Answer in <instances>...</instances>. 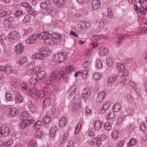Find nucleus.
<instances>
[{"instance_id": "a18cd8bd", "label": "nucleus", "mask_w": 147, "mask_h": 147, "mask_svg": "<svg viewBox=\"0 0 147 147\" xmlns=\"http://www.w3.org/2000/svg\"><path fill=\"white\" fill-rule=\"evenodd\" d=\"M93 77L95 80H98L100 79L101 76L99 73H96L93 75Z\"/></svg>"}, {"instance_id": "e2e57ef3", "label": "nucleus", "mask_w": 147, "mask_h": 147, "mask_svg": "<svg viewBox=\"0 0 147 147\" xmlns=\"http://www.w3.org/2000/svg\"><path fill=\"white\" fill-rule=\"evenodd\" d=\"M23 13V11L21 10L17 11L14 14V16L16 17L20 15Z\"/></svg>"}, {"instance_id": "338daca9", "label": "nucleus", "mask_w": 147, "mask_h": 147, "mask_svg": "<svg viewBox=\"0 0 147 147\" xmlns=\"http://www.w3.org/2000/svg\"><path fill=\"white\" fill-rule=\"evenodd\" d=\"M22 5L24 7H27L28 8H31L32 7L28 4L27 3L22 2L21 3Z\"/></svg>"}, {"instance_id": "5701e85b", "label": "nucleus", "mask_w": 147, "mask_h": 147, "mask_svg": "<svg viewBox=\"0 0 147 147\" xmlns=\"http://www.w3.org/2000/svg\"><path fill=\"white\" fill-rule=\"evenodd\" d=\"M38 80L36 76H34L29 80V82L31 85H34L36 83Z\"/></svg>"}, {"instance_id": "393cba45", "label": "nucleus", "mask_w": 147, "mask_h": 147, "mask_svg": "<svg viewBox=\"0 0 147 147\" xmlns=\"http://www.w3.org/2000/svg\"><path fill=\"white\" fill-rule=\"evenodd\" d=\"M23 98L20 95L17 94L15 97V102L17 103H20L22 102Z\"/></svg>"}, {"instance_id": "4c0bfd02", "label": "nucleus", "mask_w": 147, "mask_h": 147, "mask_svg": "<svg viewBox=\"0 0 147 147\" xmlns=\"http://www.w3.org/2000/svg\"><path fill=\"white\" fill-rule=\"evenodd\" d=\"M96 67L98 69L102 68L103 67L102 64L100 60L98 59L96 61Z\"/></svg>"}, {"instance_id": "5fc2aeb1", "label": "nucleus", "mask_w": 147, "mask_h": 147, "mask_svg": "<svg viewBox=\"0 0 147 147\" xmlns=\"http://www.w3.org/2000/svg\"><path fill=\"white\" fill-rule=\"evenodd\" d=\"M80 102H77L76 103H74L73 105L74 111H76L77 109L79 108Z\"/></svg>"}, {"instance_id": "13d9d810", "label": "nucleus", "mask_w": 147, "mask_h": 147, "mask_svg": "<svg viewBox=\"0 0 147 147\" xmlns=\"http://www.w3.org/2000/svg\"><path fill=\"white\" fill-rule=\"evenodd\" d=\"M126 37V34H124L123 35H122V36L120 37L118 40V42L117 43L118 45H119V44L121 43L122 42L123 40Z\"/></svg>"}, {"instance_id": "b1692460", "label": "nucleus", "mask_w": 147, "mask_h": 147, "mask_svg": "<svg viewBox=\"0 0 147 147\" xmlns=\"http://www.w3.org/2000/svg\"><path fill=\"white\" fill-rule=\"evenodd\" d=\"M121 109V105L119 104H116L114 105L112 110L115 112H117Z\"/></svg>"}, {"instance_id": "774afa93", "label": "nucleus", "mask_w": 147, "mask_h": 147, "mask_svg": "<svg viewBox=\"0 0 147 147\" xmlns=\"http://www.w3.org/2000/svg\"><path fill=\"white\" fill-rule=\"evenodd\" d=\"M97 24L99 28L102 27L104 25V23L102 21L99 20L97 22Z\"/></svg>"}, {"instance_id": "9b49d317", "label": "nucleus", "mask_w": 147, "mask_h": 147, "mask_svg": "<svg viewBox=\"0 0 147 147\" xmlns=\"http://www.w3.org/2000/svg\"><path fill=\"white\" fill-rule=\"evenodd\" d=\"M47 55L44 54L42 53H36L35 55L32 56V58L33 59H35L36 58V59H39L41 60H43L45 58V57H47Z\"/></svg>"}, {"instance_id": "37998d69", "label": "nucleus", "mask_w": 147, "mask_h": 147, "mask_svg": "<svg viewBox=\"0 0 147 147\" xmlns=\"http://www.w3.org/2000/svg\"><path fill=\"white\" fill-rule=\"evenodd\" d=\"M137 142L135 138H132L129 140V146H134Z\"/></svg>"}, {"instance_id": "e433bc0d", "label": "nucleus", "mask_w": 147, "mask_h": 147, "mask_svg": "<svg viewBox=\"0 0 147 147\" xmlns=\"http://www.w3.org/2000/svg\"><path fill=\"white\" fill-rule=\"evenodd\" d=\"M29 89L30 91V92H29V94L31 95L34 94L35 96L37 92V89L35 88H32Z\"/></svg>"}, {"instance_id": "de8ad7c7", "label": "nucleus", "mask_w": 147, "mask_h": 147, "mask_svg": "<svg viewBox=\"0 0 147 147\" xmlns=\"http://www.w3.org/2000/svg\"><path fill=\"white\" fill-rule=\"evenodd\" d=\"M104 127L105 130L107 131L110 130L112 128L111 125L109 122H106L105 123Z\"/></svg>"}, {"instance_id": "1a4fd4ad", "label": "nucleus", "mask_w": 147, "mask_h": 147, "mask_svg": "<svg viewBox=\"0 0 147 147\" xmlns=\"http://www.w3.org/2000/svg\"><path fill=\"white\" fill-rule=\"evenodd\" d=\"M105 97V93L103 92H100L98 94L96 99V102L100 103L103 101Z\"/></svg>"}, {"instance_id": "bb28decb", "label": "nucleus", "mask_w": 147, "mask_h": 147, "mask_svg": "<svg viewBox=\"0 0 147 147\" xmlns=\"http://www.w3.org/2000/svg\"><path fill=\"white\" fill-rule=\"evenodd\" d=\"M45 96V93L42 91H39L38 92H37L35 97L36 98L38 99L39 98H42Z\"/></svg>"}, {"instance_id": "6e6552de", "label": "nucleus", "mask_w": 147, "mask_h": 147, "mask_svg": "<svg viewBox=\"0 0 147 147\" xmlns=\"http://www.w3.org/2000/svg\"><path fill=\"white\" fill-rule=\"evenodd\" d=\"M15 50L18 54H20L24 51V47L20 44H18L15 47Z\"/></svg>"}, {"instance_id": "aec40b11", "label": "nucleus", "mask_w": 147, "mask_h": 147, "mask_svg": "<svg viewBox=\"0 0 147 147\" xmlns=\"http://www.w3.org/2000/svg\"><path fill=\"white\" fill-rule=\"evenodd\" d=\"M117 76L116 75H113L111 76L107 80L108 83L110 84L112 82H114L116 79Z\"/></svg>"}, {"instance_id": "f8f14e48", "label": "nucleus", "mask_w": 147, "mask_h": 147, "mask_svg": "<svg viewBox=\"0 0 147 147\" xmlns=\"http://www.w3.org/2000/svg\"><path fill=\"white\" fill-rule=\"evenodd\" d=\"M38 37L41 39H45L50 37V35L48 32H42L38 34Z\"/></svg>"}, {"instance_id": "4468645a", "label": "nucleus", "mask_w": 147, "mask_h": 147, "mask_svg": "<svg viewBox=\"0 0 147 147\" xmlns=\"http://www.w3.org/2000/svg\"><path fill=\"white\" fill-rule=\"evenodd\" d=\"M113 57L111 56H109L106 59V64L108 67H111L113 64Z\"/></svg>"}, {"instance_id": "c85d7f7f", "label": "nucleus", "mask_w": 147, "mask_h": 147, "mask_svg": "<svg viewBox=\"0 0 147 147\" xmlns=\"http://www.w3.org/2000/svg\"><path fill=\"white\" fill-rule=\"evenodd\" d=\"M38 38H39V37H38V35L37 34H34L32 35L29 37L30 40L32 41L31 42L32 43H35Z\"/></svg>"}, {"instance_id": "f3484780", "label": "nucleus", "mask_w": 147, "mask_h": 147, "mask_svg": "<svg viewBox=\"0 0 147 147\" xmlns=\"http://www.w3.org/2000/svg\"><path fill=\"white\" fill-rule=\"evenodd\" d=\"M37 74V76L38 79L41 80L45 77L46 75V72L44 71H42L38 72Z\"/></svg>"}, {"instance_id": "bf43d9fd", "label": "nucleus", "mask_w": 147, "mask_h": 147, "mask_svg": "<svg viewBox=\"0 0 147 147\" xmlns=\"http://www.w3.org/2000/svg\"><path fill=\"white\" fill-rule=\"evenodd\" d=\"M90 61H86L84 63L83 67L84 68H87L90 66Z\"/></svg>"}, {"instance_id": "79ce46f5", "label": "nucleus", "mask_w": 147, "mask_h": 147, "mask_svg": "<svg viewBox=\"0 0 147 147\" xmlns=\"http://www.w3.org/2000/svg\"><path fill=\"white\" fill-rule=\"evenodd\" d=\"M2 130L3 135H4L5 136H6L9 134L10 131L9 128L5 127L4 129H2Z\"/></svg>"}, {"instance_id": "6e6d98bb", "label": "nucleus", "mask_w": 147, "mask_h": 147, "mask_svg": "<svg viewBox=\"0 0 147 147\" xmlns=\"http://www.w3.org/2000/svg\"><path fill=\"white\" fill-rule=\"evenodd\" d=\"M64 0H58L57 5L59 7H62L64 5Z\"/></svg>"}, {"instance_id": "864d4df0", "label": "nucleus", "mask_w": 147, "mask_h": 147, "mask_svg": "<svg viewBox=\"0 0 147 147\" xmlns=\"http://www.w3.org/2000/svg\"><path fill=\"white\" fill-rule=\"evenodd\" d=\"M30 18L29 16L28 15H26L25 16L24 19L22 20V22L24 23L28 22L30 21Z\"/></svg>"}, {"instance_id": "a878e982", "label": "nucleus", "mask_w": 147, "mask_h": 147, "mask_svg": "<svg viewBox=\"0 0 147 147\" xmlns=\"http://www.w3.org/2000/svg\"><path fill=\"white\" fill-rule=\"evenodd\" d=\"M129 74V71L127 70H126V69H124V71L122 72H119L118 75L120 77L123 76H127Z\"/></svg>"}, {"instance_id": "473e14b6", "label": "nucleus", "mask_w": 147, "mask_h": 147, "mask_svg": "<svg viewBox=\"0 0 147 147\" xmlns=\"http://www.w3.org/2000/svg\"><path fill=\"white\" fill-rule=\"evenodd\" d=\"M117 67L118 69L119 70V72H122L124 71V69H125L124 65L120 63H117Z\"/></svg>"}, {"instance_id": "7c9ffc66", "label": "nucleus", "mask_w": 147, "mask_h": 147, "mask_svg": "<svg viewBox=\"0 0 147 147\" xmlns=\"http://www.w3.org/2000/svg\"><path fill=\"white\" fill-rule=\"evenodd\" d=\"M28 107L30 110L32 112L34 113L36 110V108L35 106L31 103V102H28Z\"/></svg>"}, {"instance_id": "ea45409f", "label": "nucleus", "mask_w": 147, "mask_h": 147, "mask_svg": "<svg viewBox=\"0 0 147 147\" xmlns=\"http://www.w3.org/2000/svg\"><path fill=\"white\" fill-rule=\"evenodd\" d=\"M51 36L53 38L56 39H59L61 38V36L58 33L53 32Z\"/></svg>"}, {"instance_id": "69168bd1", "label": "nucleus", "mask_w": 147, "mask_h": 147, "mask_svg": "<svg viewBox=\"0 0 147 147\" xmlns=\"http://www.w3.org/2000/svg\"><path fill=\"white\" fill-rule=\"evenodd\" d=\"M129 84L132 88L133 89H136V84L134 83V82L131 81H129Z\"/></svg>"}, {"instance_id": "0eeeda50", "label": "nucleus", "mask_w": 147, "mask_h": 147, "mask_svg": "<svg viewBox=\"0 0 147 147\" xmlns=\"http://www.w3.org/2000/svg\"><path fill=\"white\" fill-rule=\"evenodd\" d=\"M90 95V92L89 89L88 88L85 89L82 95V99L84 101H86L87 96Z\"/></svg>"}, {"instance_id": "603ef678", "label": "nucleus", "mask_w": 147, "mask_h": 147, "mask_svg": "<svg viewBox=\"0 0 147 147\" xmlns=\"http://www.w3.org/2000/svg\"><path fill=\"white\" fill-rule=\"evenodd\" d=\"M141 129L143 132H145L146 130V125L144 122H142L140 124Z\"/></svg>"}, {"instance_id": "49530a36", "label": "nucleus", "mask_w": 147, "mask_h": 147, "mask_svg": "<svg viewBox=\"0 0 147 147\" xmlns=\"http://www.w3.org/2000/svg\"><path fill=\"white\" fill-rule=\"evenodd\" d=\"M42 133L40 131H36L34 134V136L35 137L40 138L42 136Z\"/></svg>"}, {"instance_id": "680f3d73", "label": "nucleus", "mask_w": 147, "mask_h": 147, "mask_svg": "<svg viewBox=\"0 0 147 147\" xmlns=\"http://www.w3.org/2000/svg\"><path fill=\"white\" fill-rule=\"evenodd\" d=\"M108 16L110 18H113V13L111 11V9H108Z\"/></svg>"}, {"instance_id": "a211bd4d", "label": "nucleus", "mask_w": 147, "mask_h": 147, "mask_svg": "<svg viewBox=\"0 0 147 147\" xmlns=\"http://www.w3.org/2000/svg\"><path fill=\"white\" fill-rule=\"evenodd\" d=\"M54 40L53 39H51L49 38H46L44 42L45 44L47 45H51L53 44L54 43Z\"/></svg>"}, {"instance_id": "7ed1b4c3", "label": "nucleus", "mask_w": 147, "mask_h": 147, "mask_svg": "<svg viewBox=\"0 0 147 147\" xmlns=\"http://www.w3.org/2000/svg\"><path fill=\"white\" fill-rule=\"evenodd\" d=\"M67 57V55L66 53H60L55 55L54 59L55 61H59L60 63L65 61Z\"/></svg>"}, {"instance_id": "052dcab7", "label": "nucleus", "mask_w": 147, "mask_h": 147, "mask_svg": "<svg viewBox=\"0 0 147 147\" xmlns=\"http://www.w3.org/2000/svg\"><path fill=\"white\" fill-rule=\"evenodd\" d=\"M110 105V103L109 102H105L103 106V108H105L106 110H109L108 109Z\"/></svg>"}, {"instance_id": "f257e3e1", "label": "nucleus", "mask_w": 147, "mask_h": 147, "mask_svg": "<svg viewBox=\"0 0 147 147\" xmlns=\"http://www.w3.org/2000/svg\"><path fill=\"white\" fill-rule=\"evenodd\" d=\"M65 74L63 71L62 70L57 74L53 73L50 77L47 79L45 83L47 85H51L55 82H59L64 77Z\"/></svg>"}, {"instance_id": "3c124183", "label": "nucleus", "mask_w": 147, "mask_h": 147, "mask_svg": "<svg viewBox=\"0 0 147 147\" xmlns=\"http://www.w3.org/2000/svg\"><path fill=\"white\" fill-rule=\"evenodd\" d=\"M51 101L50 99L49 98H46L44 100L43 104L46 107H48L50 105Z\"/></svg>"}, {"instance_id": "f704fd0d", "label": "nucleus", "mask_w": 147, "mask_h": 147, "mask_svg": "<svg viewBox=\"0 0 147 147\" xmlns=\"http://www.w3.org/2000/svg\"><path fill=\"white\" fill-rule=\"evenodd\" d=\"M93 140L94 141L95 145L97 146H100L101 143V141L97 137H95L93 138Z\"/></svg>"}, {"instance_id": "c756f323", "label": "nucleus", "mask_w": 147, "mask_h": 147, "mask_svg": "<svg viewBox=\"0 0 147 147\" xmlns=\"http://www.w3.org/2000/svg\"><path fill=\"white\" fill-rule=\"evenodd\" d=\"M27 61V58L25 57H23L20 60L18 61L17 63L18 64L21 65L26 62Z\"/></svg>"}, {"instance_id": "dca6fc26", "label": "nucleus", "mask_w": 147, "mask_h": 147, "mask_svg": "<svg viewBox=\"0 0 147 147\" xmlns=\"http://www.w3.org/2000/svg\"><path fill=\"white\" fill-rule=\"evenodd\" d=\"M39 51L43 53V54L47 55V56H48L50 53V51L48 48L44 47L40 48L39 49Z\"/></svg>"}, {"instance_id": "a19ab883", "label": "nucleus", "mask_w": 147, "mask_h": 147, "mask_svg": "<svg viewBox=\"0 0 147 147\" xmlns=\"http://www.w3.org/2000/svg\"><path fill=\"white\" fill-rule=\"evenodd\" d=\"M76 90V86H74L70 88L69 90V92L71 95H73L75 93Z\"/></svg>"}, {"instance_id": "20e7f679", "label": "nucleus", "mask_w": 147, "mask_h": 147, "mask_svg": "<svg viewBox=\"0 0 147 147\" xmlns=\"http://www.w3.org/2000/svg\"><path fill=\"white\" fill-rule=\"evenodd\" d=\"M34 122V120L31 119L30 120L28 119L25 120L20 123V126L22 129H24L27 126Z\"/></svg>"}, {"instance_id": "ddd939ff", "label": "nucleus", "mask_w": 147, "mask_h": 147, "mask_svg": "<svg viewBox=\"0 0 147 147\" xmlns=\"http://www.w3.org/2000/svg\"><path fill=\"white\" fill-rule=\"evenodd\" d=\"M103 125V123L101 121H98L95 122L94 127L96 130L98 131L101 129Z\"/></svg>"}, {"instance_id": "4be33fe9", "label": "nucleus", "mask_w": 147, "mask_h": 147, "mask_svg": "<svg viewBox=\"0 0 147 147\" xmlns=\"http://www.w3.org/2000/svg\"><path fill=\"white\" fill-rule=\"evenodd\" d=\"M1 71H5V72L6 73H7L8 72H9L11 69V67L9 66H3L1 65Z\"/></svg>"}, {"instance_id": "cd10ccee", "label": "nucleus", "mask_w": 147, "mask_h": 147, "mask_svg": "<svg viewBox=\"0 0 147 147\" xmlns=\"http://www.w3.org/2000/svg\"><path fill=\"white\" fill-rule=\"evenodd\" d=\"M41 124L42 123L40 121H37L33 126L34 129L36 130L39 129Z\"/></svg>"}, {"instance_id": "6ab92c4d", "label": "nucleus", "mask_w": 147, "mask_h": 147, "mask_svg": "<svg viewBox=\"0 0 147 147\" xmlns=\"http://www.w3.org/2000/svg\"><path fill=\"white\" fill-rule=\"evenodd\" d=\"M57 130V128L56 127H52L51 128L50 130V135L51 137L53 138L55 137Z\"/></svg>"}, {"instance_id": "c9c22d12", "label": "nucleus", "mask_w": 147, "mask_h": 147, "mask_svg": "<svg viewBox=\"0 0 147 147\" xmlns=\"http://www.w3.org/2000/svg\"><path fill=\"white\" fill-rule=\"evenodd\" d=\"M15 33V32H12L9 33L6 37V40H8L10 39H14L15 38L14 37L15 35H14Z\"/></svg>"}, {"instance_id": "9d476101", "label": "nucleus", "mask_w": 147, "mask_h": 147, "mask_svg": "<svg viewBox=\"0 0 147 147\" xmlns=\"http://www.w3.org/2000/svg\"><path fill=\"white\" fill-rule=\"evenodd\" d=\"M109 52V51L108 48L101 47L100 48L99 54L101 56H103L107 55Z\"/></svg>"}, {"instance_id": "58836bf2", "label": "nucleus", "mask_w": 147, "mask_h": 147, "mask_svg": "<svg viewBox=\"0 0 147 147\" xmlns=\"http://www.w3.org/2000/svg\"><path fill=\"white\" fill-rule=\"evenodd\" d=\"M5 98L9 101H11L13 99V98L11 97L10 92L9 91L6 92V93Z\"/></svg>"}, {"instance_id": "39448f33", "label": "nucleus", "mask_w": 147, "mask_h": 147, "mask_svg": "<svg viewBox=\"0 0 147 147\" xmlns=\"http://www.w3.org/2000/svg\"><path fill=\"white\" fill-rule=\"evenodd\" d=\"M18 113L19 112L17 109L15 107H13L9 109L8 115L9 117H12Z\"/></svg>"}, {"instance_id": "8fccbe9b", "label": "nucleus", "mask_w": 147, "mask_h": 147, "mask_svg": "<svg viewBox=\"0 0 147 147\" xmlns=\"http://www.w3.org/2000/svg\"><path fill=\"white\" fill-rule=\"evenodd\" d=\"M36 143L34 141H30L29 144L28 146V147H37Z\"/></svg>"}, {"instance_id": "72a5a7b5", "label": "nucleus", "mask_w": 147, "mask_h": 147, "mask_svg": "<svg viewBox=\"0 0 147 147\" xmlns=\"http://www.w3.org/2000/svg\"><path fill=\"white\" fill-rule=\"evenodd\" d=\"M110 111L109 110V113L107 114V116L106 117V119L108 120L109 119H112L113 118L115 117V113L113 111L110 112Z\"/></svg>"}, {"instance_id": "2eb2a0df", "label": "nucleus", "mask_w": 147, "mask_h": 147, "mask_svg": "<svg viewBox=\"0 0 147 147\" xmlns=\"http://www.w3.org/2000/svg\"><path fill=\"white\" fill-rule=\"evenodd\" d=\"M50 114L47 113L45 115L43 119V121L45 124H47L50 121Z\"/></svg>"}, {"instance_id": "f03ea898", "label": "nucleus", "mask_w": 147, "mask_h": 147, "mask_svg": "<svg viewBox=\"0 0 147 147\" xmlns=\"http://www.w3.org/2000/svg\"><path fill=\"white\" fill-rule=\"evenodd\" d=\"M135 10L139 13L140 18H143L146 14H147V6L143 5H140V7L137 5H134V7Z\"/></svg>"}, {"instance_id": "2f4dec72", "label": "nucleus", "mask_w": 147, "mask_h": 147, "mask_svg": "<svg viewBox=\"0 0 147 147\" xmlns=\"http://www.w3.org/2000/svg\"><path fill=\"white\" fill-rule=\"evenodd\" d=\"M119 132L117 130H114L112 132L111 135L113 138L116 140L118 137V134Z\"/></svg>"}, {"instance_id": "c03bdc74", "label": "nucleus", "mask_w": 147, "mask_h": 147, "mask_svg": "<svg viewBox=\"0 0 147 147\" xmlns=\"http://www.w3.org/2000/svg\"><path fill=\"white\" fill-rule=\"evenodd\" d=\"M49 3V1H46L45 2H42L40 5L41 7L43 9L46 8L47 7Z\"/></svg>"}, {"instance_id": "09e8293b", "label": "nucleus", "mask_w": 147, "mask_h": 147, "mask_svg": "<svg viewBox=\"0 0 147 147\" xmlns=\"http://www.w3.org/2000/svg\"><path fill=\"white\" fill-rule=\"evenodd\" d=\"M74 67L72 66H68L65 69V72L67 73L70 74L71 72H72L73 71H74Z\"/></svg>"}, {"instance_id": "4d7b16f0", "label": "nucleus", "mask_w": 147, "mask_h": 147, "mask_svg": "<svg viewBox=\"0 0 147 147\" xmlns=\"http://www.w3.org/2000/svg\"><path fill=\"white\" fill-rule=\"evenodd\" d=\"M13 142L12 140L9 139L4 143V145L6 146H9L13 144Z\"/></svg>"}, {"instance_id": "412c9836", "label": "nucleus", "mask_w": 147, "mask_h": 147, "mask_svg": "<svg viewBox=\"0 0 147 147\" xmlns=\"http://www.w3.org/2000/svg\"><path fill=\"white\" fill-rule=\"evenodd\" d=\"M66 124V121L65 117H62L59 122V126L61 127H64Z\"/></svg>"}, {"instance_id": "423d86ee", "label": "nucleus", "mask_w": 147, "mask_h": 147, "mask_svg": "<svg viewBox=\"0 0 147 147\" xmlns=\"http://www.w3.org/2000/svg\"><path fill=\"white\" fill-rule=\"evenodd\" d=\"M100 0H94L92 4V8L94 10L97 9L100 6Z\"/></svg>"}, {"instance_id": "0e129e2a", "label": "nucleus", "mask_w": 147, "mask_h": 147, "mask_svg": "<svg viewBox=\"0 0 147 147\" xmlns=\"http://www.w3.org/2000/svg\"><path fill=\"white\" fill-rule=\"evenodd\" d=\"M75 30V28H72L71 31L70 32L69 34L71 35L74 36L75 37H77L78 35L74 32Z\"/></svg>"}]
</instances>
